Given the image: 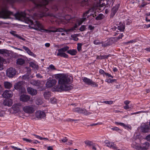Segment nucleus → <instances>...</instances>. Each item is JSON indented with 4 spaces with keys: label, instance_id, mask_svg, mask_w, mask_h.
I'll return each instance as SVG.
<instances>
[{
    "label": "nucleus",
    "instance_id": "obj_1",
    "mask_svg": "<svg viewBox=\"0 0 150 150\" xmlns=\"http://www.w3.org/2000/svg\"><path fill=\"white\" fill-rule=\"evenodd\" d=\"M16 18L18 19H21L23 18L25 21L26 23L29 24L31 26V27L32 28L36 30H38L41 32L42 31L48 32L50 33L51 32L55 33L57 32H68L67 29L66 30L62 28H58L55 30H52L44 29L43 25L38 21H36L35 22L31 20L29 18L27 17L26 16V13L23 12H21L20 13H17L13 15Z\"/></svg>",
    "mask_w": 150,
    "mask_h": 150
},
{
    "label": "nucleus",
    "instance_id": "obj_2",
    "mask_svg": "<svg viewBox=\"0 0 150 150\" xmlns=\"http://www.w3.org/2000/svg\"><path fill=\"white\" fill-rule=\"evenodd\" d=\"M71 78L68 76L64 74L61 75L58 81L60 85L59 89L62 91H69L73 88L72 84L71 85L69 84L70 82Z\"/></svg>",
    "mask_w": 150,
    "mask_h": 150
},
{
    "label": "nucleus",
    "instance_id": "obj_3",
    "mask_svg": "<svg viewBox=\"0 0 150 150\" xmlns=\"http://www.w3.org/2000/svg\"><path fill=\"white\" fill-rule=\"evenodd\" d=\"M13 15V13L11 12L6 8H3L0 11V18L4 19H7L10 18V16ZM3 23L0 22V24Z\"/></svg>",
    "mask_w": 150,
    "mask_h": 150
},
{
    "label": "nucleus",
    "instance_id": "obj_4",
    "mask_svg": "<svg viewBox=\"0 0 150 150\" xmlns=\"http://www.w3.org/2000/svg\"><path fill=\"white\" fill-rule=\"evenodd\" d=\"M23 83L22 81H19L14 85V88L19 91V92L21 93H24L26 91L25 88L23 86Z\"/></svg>",
    "mask_w": 150,
    "mask_h": 150
},
{
    "label": "nucleus",
    "instance_id": "obj_5",
    "mask_svg": "<svg viewBox=\"0 0 150 150\" xmlns=\"http://www.w3.org/2000/svg\"><path fill=\"white\" fill-rule=\"evenodd\" d=\"M16 71L14 68L10 67L6 71V76L9 78H12L16 74Z\"/></svg>",
    "mask_w": 150,
    "mask_h": 150
},
{
    "label": "nucleus",
    "instance_id": "obj_6",
    "mask_svg": "<svg viewBox=\"0 0 150 150\" xmlns=\"http://www.w3.org/2000/svg\"><path fill=\"white\" fill-rule=\"evenodd\" d=\"M23 111L25 113L32 114L34 111V106L32 105L25 106L23 108Z\"/></svg>",
    "mask_w": 150,
    "mask_h": 150
},
{
    "label": "nucleus",
    "instance_id": "obj_7",
    "mask_svg": "<svg viewBox=\"0 0 150 150\" xmlns=\"http://www.w3.org/2000/svg\"><path fill=\"white\" fill-rule=\"evenodd\" d=\"M20 101L24 102H27L28 101L32 102V100L31 99L30 96L28 95L23 94L21 95L20 98Z\"/></svg>",
    "mask_w": 150,
    "mask_h": 150
},
{
    "label": "nucleus",
    "instance_id": "obj_8",
    "mask_svg": "<svg viewBox=\"0 0 150 150\" xmlns=\"http://www.w3.org/2000/svg\"><path fill=\"white\" fill-rule=\"evenodd\" d=\"M83 80L84 82L89 85H91L94 87L98 86V84L96 83L95 82H93L92 80L90 79H88L86 77H84Z\"/></svg>",
    "mask_w": 150,
    "mask_h": 150
},
{
    "label": "nucleus",
    "instance_id": "obj_9",
    "mask_svg": "<svg viewBox=\"0 0 150 150\" xmlns=\"http://www.w3.org/2000/svg\"><path fill=\"white\" fill-rule=\"evenodd\" d=\"M120 6L119 4L116 5L114 7L112 8L111 10V13L110 14V18H112L115 15L118 9Z\"/></svg>",
    "mask_w": 150,
    "mask_h": 150
},
{
    "label": "nucleus",
    "instance_id": "obj_10",
    "mask_svg": "<svg viewBox=\"0 0 150 150\" xmlns=\"http://www.w3.org/2000/svg\"><path fill=\"white\" fill-rule=\"evenodd\" d=\"M13 95V93L12 91L6 90L3 92L2 95L4 98H8L11 97Z\"/></svg>",
    "mask_w": 150,
    "mask_h": 150
},
{
    "label": "nucleus",
    "instance_id": "obj_11",
    "mask_svg": "<svg viewBox=\"0 0 150 150\" xmlns=\"http://www.w3.org/2000/svg\"><path fill=\"white\" fill-rule=\"evenodd\" d=\"M56 81L55 79L49 80L46 82V87L50 88L54 86L56 83Z\"/></svg>",
    "mask_w": 150,
    "mask_h": 150
},
{
    "label": "nucleus",
    "instance_id": "obj_12",
    "mask_svg": "<svg viewBox=\"0 0 150 150\" xmlns=\"http://www.w3.org/2000/svg\"><path fill=\"white\" fill-rule=\"evenodd\" d=\"M35 116L37 118H43L45 116V114L43 111H38L36 112Z\"/></svg>",
    "mask_w": 150,
    "mask_h": 150
},
{
    "label": "nucleus",
    "instance_id": "obj_13",
    "mask_svg": "<svg viewBox=\"0 0 150 150\" xmlns=\"http://www.w3.org/2000/svg\"><path fill=\"white\" fill-rule=\"evenodd\" d=\"M21 105L20 103H17L14 104L12 106V108L13 110L18 112L20 111V108H21Z\"/></svg>",
    "mask_w": 150,
    "mask_h": 150
},
{
    "label": "nucleus",
    "instance_id": "obj_14",
    "mask_svg": "<svg viewBox=\"0 0 150 150\" xmlns=\"http://www.w3.org/2000/svg\"><path fill=\"white\" fill-rule=\"evenodd\" d=\"M28 93L32 96L36 95L37 93V91L32 88L28 87L27 88Z\"/></svg>",
    "mask_w": 150,
    "mask_h": 150
},
{
    "label": "nucleus",
    "instance_id": "obj_15",
    "mask_svg": "<svg viewBox=\"0 0 150 150\" xmlns=\"http://www.w3.org/2000/svg\"><path fill=\"white\" fill-rule=\"evenodd\" d=\"M131 146L137 150H140L141 149V146L140 144L137 143V142H134L132 144Z\"/></svg>",
    "mask_w": 150,
    "mask_h": 150
},
{
    "label": "nucleus",
    "instance_id": "obj_16",
    "mask_svg": "<svg viewBox=\"0 0 150 150\" xmlns=\"http://www.w3.org/2000/svg\"><path fill=\"white\" fill-rule=\"evenodd\" d=\"M58 52L57 54V55L58 56H59L63 57L65 58H68V55L66 54L65 52H63L59 50H58Z\"/></svg>",
    "mask_w": 150,
    "mask_h": 150
},
{
    "label": "nucleus",
    "instance_id": "obj_17",
    "mask_svg": "<svg viewBox=\"0 0 150 150\" xmlns=\"http://www.w3.org/2000/svg\"><path fill=\"white\" fill-rule=\"evenodd\" d=\"M117 25V29L120 31L122 32L124 30V29L125 28V24L120 23Z\"/></svg>",
    "mask_w": 150,
    "mask_h": 150
},
{
    "label": "nucleus",
    "instance_id": "obj_18",
    "mask_svg": "<svg viewBox=\"0 0 150 150\" xmlns=\"http://www.w3.org/2000/svg\"><path fill=\"white\" fill-rule=\"evenodd\" d=\"M141 130L144 133H147L150 131V129L148 125H145L144 126H141Z\"/></svg>",
    "mask_w": 150,
    "mask_h": 150
},
{
    "label": "nucleus",
    "instance_id": "obj_19",
    "mask_svg": "<svg viewBox=\"0 0 150 150\" xmlns=\"http://www.w3.org/2000/svg\"><path fill=\"white\" fill-rule=\"evenodd\" d=\"M3 103L5 106H10L12 105V103L11 99H7L4 100Z\"/></svg>",
    "mask_w": 150,
    "mask_h": 150
},
{
    "label": "nucleus",
    "instance_id": "obj_20",
    "mask_svg": "<svg viewBox=\"0 0 150 150\" xmlns=\"http://www.w3.org/2000/svg\"><path fill=\"white\" fill-rule=\"evenodd\" d=\"M114 38H111L110 39L109 42L105 44H103V42H102V44H101L102 46L104 47L107 46L111 45L112 43L114 42Z\"/></svg>",
    "mask_w": 150,
    "mask_h": 150
},
{
    "label": "nucleus",
    "instance_id": "obj_21",
    "mask_svg": "<svg viewBox=\"0 0 150 150\" xmlns=\"http://www.w3.org/2000/svg\"><path fill=\"white\" fill-rule=\"evenodd\" d=\"M149 146V144L147 142L143 143L141 146V150H146Z\"/></svg>",
    "mask_w": 150,
    "mask_h": 150
},
{
    "label": "nucleus",
    "instance_id": "obj_22",
    "mask_svg": "<svg viewBox=\"0 0 150 150\" xmlns=\"http://www.w3.org/2000/svg\"><path fill=\"white\" fill-rule=\"evenodd\" d=\"M10 33L12 35H13L14 36L16 37L19 38L21 40H22L23 41H25V39L23 38L22 37L19 36L18 35L16 34V32L13 31H12L11 32H10Z\"/></svg>",
    "mask_w": 150,
    "mask_h": 150
},
{
    "label": "nucleus",
    "instance_id": "obj_23",
    "mask_svg": "<svg viewBox=\"0 0 150 150\" xmlns=\"http://www.w3.org/2000/svg\"><path fill=\"white\" fill-rule=\"evenodd\" d=\"M30 83L33 85L37 86H39L40 84V82L38 80L36 81L33 80L30 81Z\"/></svg>",
    "mask_w": 150,
    "mask_h": 150
},
{
    "label": "nucleus",
    "instance_id": "obj_24",
    "mask_svg": "<svg viewBox=\"0 0 150 150\" xmlns=\"http://www.w3.org/2000/svg\"><path fill=\"white\" fill-rule=\"evenodd\" d=\"M5 61V60L0 56V70L3 69V63Z\"/></svg>",
    "mask_w": 150,
    "mask_h": 150
},
{
    "label": "nucleus",
    "instance_id": "obj_25",
    "mask_svg": "<svg viewBox=\"0 0 150 150\" xmlns=\"http://www.w3.org/2000/svg\"><path fill=\"white\" fill-rule=\"evenodd\" d=\"M4 87L6 88H10L12 86V84L9 82H5L4 83Z\"/></svg>",
    "mask_w": 150,
    "mask_h": 150
},
{
    "label": "nucleus",
    "instance_id": "obj_26",
    "mask_svg": "<svg viewBox=\"0 0 150 150\" xmlns=\"http://www.w3.org/2000/svg\"><path fill=\"white\" fill-rule=\"evenodd\" d=\"M43 95L45 99H49L51 96V93L48 91H46L44 92Z\"/></svg>",
    "mask_w": 150,
    "mask_h": 150
},
{
    "label": "nucleus",
    "instance_id": "obj_27",
    "mask_svg": "<svg viewBox=\"0 0 150 150\" xmlns=\"http://www.w3.org/2000/svg\"><path fill=\"white\" fill-rule=\"evenodd\" d=\"M0 54L6 57L9 55V53L6 51V50L3 49H0Z\"/></svg>",
    "mask_w": 150,
    "mask_h": 150
},
{
    "label": "nucleus",
    "instance_id": "obj_28",
    "mask_svg": "<svg viewBox=\"0 0 150 150\" xmlns=\"http://www.w3.org/2000/svg\"><path fill=\"white\" fill-rule=\"evenodd\" d=\"M67 52L72 55H75L76 54L77 52L75 50H70L67 51Z\"/></svg>",
    "mask_w": 150,
    "mask_h": 150
},
{
    "label": "nucleus",
    "instance_id": "obj_29",
    "mask_svg": "<svg viewBox=\"0 0 150 150\" xmlns=\"http://www.w3.org/2000/svg\"><path fill=\"white\" fill-rule=\"evenodd\" d=\"M25 63L24 60L21 58H18L17 61V63L19 65H22Z\"/></svg>",
    "mask_w": 150,
    "mask_h": 150
},
{
    "label": "nucleus",
    "instance_id": "obj_30",
    "mask_svg": "<svg viewBox=\"0 0 150 150\" xmlns=\"http://www.w3.org/2000/svg\"><path fill=\"white\" fill-rule=\"evenodd\" d=\"M81 112L80 113H83L85 115H88L91 114V113L87 111L84 108H82L81 109Z\"/></svg>",
    "mask_w": 150,
    "mask_h": 150
},
{
    "label": "nucleus",
    "instance_id": "obj_31",
    "mask_svg": "<svg viewBox=\"0 0 150 150\" xmlns=\"http://www.w3.org/2000/svg\"><path fill=\"white\" fill-rule=\"evenodd\" d=\"M30 67L34 69H38V65H36L35 64L32 62H31L30 63Z\"/></svg>",
    "mask_w": 150,
    "mask_h": 150
},
{
    "label": "nucleus",
    "instance_id": "obj_32",
    "mask_svg": "<svg viewBox=\"0 0 150 150\" xmlns=\"http://www.w3.org/2000/svg\"><path fill=\"white\" fill-rule=\"evenodd\" d=\"M69 49V47L67 46H66L64 47L59 49L58 50H59L60 51H61L63 52H64L68 50Z\"/></svg>",
    "mask_w": 150,
    "mask_h": 150
},
{
    "label": "nucleus",
    "instance_id": "obj_33",
    "mask_svg": "<svg viewBox=\"0 0 150 150\" xmlns=\"http://www.w3.org/2000/svg\"><path fill=\"white\" fill-rule=\"evenodd\" d=\"M106 146L110 148H114L115 147L114 144L112 143L107 142L105 144Z\"/></svg>",
    "mask_w": 150,
    "mask_h": 150
},
{
    "label": "nucleus",
    "instance_id": "obj_34",
    "mask_svg": "<svg viewBox=\"0 0 150 150\" xmlns=\"http://www.w3.org/2000/svg\"><path fill=\"white\" fill-rule=\"evenodd\" d=\"M104 15L103 14L100 13L96 18V19L97 20H100L103 18Z\"/></svg>",
    "mask_w": 150,
    "mask_h": 150
},
{
    "label": "nucleus",
    "instance_id": "obj_35",
    "mask_svg": "<svg viewBox=\"0 0 150 150\" xmlns=\"http://www.w3.org/2000/svg\"><path fill=\"white\" fill-rule=\"evenodd\" d=\"M82 45V44L81 43H78L77 44V49L79 52L81 51Z\"/></svg>",
    "mask_w": 150,
    "mask_h": 150
},
{
    "label": "nucleus",
    "instance_id": "obj_36",
    "mask_svg": "<svg viewBox=\"0 0 150 150\" xmlns=\"http://www.w3.org/2000/svg\"><path fill=\"white\" fill-rule=\"evenodd\" d=\"M47 69H48L51 70H56L57 69L54 66L53 64H51L50 65Z\"/></svg>",
    "mask_w": 150,
    "mask_h": 150
},
{
    "label": "nucleus",
    "instance_id": "obj_37",
    "mask_svg": "<svg viewBox=\"0 0 150 150\" xmlns=\"http://www.w3.org/2000/svg\"><path fill=\"white\" fill-rule=\"evenodd\" d=\"M29 75L27 74L23 76L22 77L23 79L25 80H29Z\"/></svg>",
    "mask_w": 150,
    "mask_h": 150
},
{
    "label": "nucleus",
    "instance_id": "obj_38",
    "mask_svg": "<svg viewBox=\"0 0 150 150\" xmlns=\"http://www.w3.org/2000/svg\"><path fill=\"white\" fill-rule=\"evenodd\" d=\"M42 103V101L40 99H38L36 101V104L38 105H41Z\"/></svg>",
    "mask_w": 150,
    "mask_h": 150
},
{
    "label": "nucleus",
    "instance_id": "obj_39",
    "mask_svg": "<svg viewBox=\"0 0 150 150\" xmlns=\"http://www.w3.org/2000/svg\"><path fill=\"white\" fill-rule=\"evenodd\" d=\"M77 25L76 24H75L74 26L71 28L67 29V31L69 32L75 30V28H77Z\"/></svg>",
    "mask_w": 150,
    "mask_h": 150
},
{
    "label": "nucleus",
    "instance_id": "obj_40",
    "mask_svg": "<svg viewBox=\"0 0 150 150\" xmlns=\"http://www.w3.org/2000/svg\"><path fill=\"white\" fill-rule=\"evenodd\" d=\"M82 109L81 108H77L74 109H73V111L74 112H77L79 113H80V112H81V109Z\"/></svg>",
    "mask_w": 150,
    "mask_h": 150
},
{
    "label": "nucleus",
    "instance_id": "obj_41",
    "mask_svg": "<svg viewBox=\"0 0 150 150\" xmlns=\"http://www.w3.org/2000/svg\"><path fill=\"white\" fill-rule=\"evenodd\" d=\"M135 135H136V138L137 139L136 141L138 142V141H137V139H138V140H139V141L140 142L141 141L140 139L141 138V136L140 135V134H139L138 135L137 133H135Z\"/></svg>",
    "mask_w": 150,
    "mask_h": 150
},
{
    "label": "nucleus",
    "instance_id": "obj_42",
    "mask_svg": "<svg viewBox=\"0 0 150 150\" xmlns=\"http://www.w3.org/2000/svg\"><path fill=\"white\" fill-rule=\"evenodd\" d=\"M93 43L95 45H99L102 44V42H100L98 40H96L94 41Z\"/></svg>",
    "mask_w": 150,
    "mask_h": 150
},
{
    "label": "nucleus",
    "instance_id": "obj_43",
    "mask_svg": "<svg viewBox=\"0 0 150 150\" xmlns=\"http://www.w3.org/2000/svg\"><path fill=\"white\" fill-rule=\"evenodd\" d=\"M71 37L73 38V40L75 41H77L79 39L76 35H71Z\"/></svg>",
    "mask_w": 150,
    "mask_h": 150
},
{
    "label": "nucleus",
    "instance_id": "obj_44",
    "mask_svg": "<svg viewBox=\"0 0 150 150\" xmlns=\"http://www.w3.org/2000/svg\"><path fill=\"white\" fill-rule=\"evenodd\" d=\"M50 101L52 103H56L57 100L55 98H50Z\"/></svg>",
    "mask_w": 150,
    "mask_h": 150
},
{
    "label": "nucleus",
    "instance_id": "obj_45",
    "mask_svg": "<svg viewBox=\"0 0 150 150\" xmlns=\"http://www.w3.org/2000/svg\"><path fill=\"white\" fill-rule=\"evenodd\" d=\"M103 103H104L106 104H108L109 105L112 104L113 103V101L112 100L110 101H104L102 102Z\"/></svg>",
    "mask_w": 150,
    "mask_h": 150
},
{
    "label": "nucleus",
    "instance_id": "obj_46",
    "mask_svg": "<svg viewBox=\"0 0 150 150\" xmlns=\"http://www.w3.org/2000/svg\"><path fill=\"white\" fill-rule=\"evenodd\" d=\"M86 26L85 25H82L80 28L79 30L81 31H83L85 30L86 29Z\"/></svg>",
    "mask_w": 150,
    "mask_h": 150
},
{
    "label": "nucleus",
    "instance_id": "obj_47",
    "mask_svg": "<svg viewBox=\"0 0 150 150\" xmlns=\"http://www.w3.org/2000/svg\"><path fill=\"white\" fill-rule=\"evenodd\" d=\"M5 114V112L4 110H0V117H3Z\"/></svg>",
    "mask_w": 150,
    "mask_h": 150
},
{
    "label": "nucleus",
    "instance_id": "obj_48",
    "mask_svg": "<svg viewBox=\"0 0 150 150\" xmlns=\"http://www.w3.org/2000/svg\"><path fill=\"white\" fill-rule=\"evenodd\" d=\"M115 123L116 125H121V126H122L124 127L125 126V124L124 123H123L118 122H115Z\"/></svg>",
    "mask_w": 150,
    "mask_h": 150
},
{
    "label": "nucleus",
    "instance_id": "obj_49",
    "mask_svg": "<svg viewBox=\"0 0 150 150\" xmlns=\"http://www.w3.org/2000/svg\"><path fill=\"white\" fill-rule=\"evenodd\" d=\"M29 55L35 57L36 56V55L33 52H32L30 50L29 51V52L27 53Z\"/></svg>",
    "mask_w": 150,
    "mask_h": 150
},
{
    "label": "nucleus",
    "instance_id": "obj_50",
    "mask_svg": "<svg viewBox=\"0 0 150 150\" xmlns=\"http://www.w3.org/2000/svg\"><path fill=\"white\" fill-rule=\"evenodd\" d=\"M106 81L108 83H112L114 82H115L116 81V79H106Z\"/></svg>",
    "mask_w": 150,
    "mask_h": 150
},
{
    "label": "nucleus",
    "instance_id": "obj_51",
    "mask_svg": "<svg viewBox=\"0 0 150 150\" xmlns=\"http://www.w3.org/2000/svg\"><path fill=\"white\" fill-rule=\"evenodd\" d=\"M110 56V54H109V55H108L107 56H106V55L101 56V55H100V56H101L100 58H101V59H104L105 58H107L108 57H109Z\"/></svg>",
    "mask_w": 150,
    "mask_h": 150
},
{
    "label": "nucleus",
    "instance_id": "obj_52",
    "mask_svg": "<svg viewBox=\"0 0 150 150\" xmlns=\"http://www.w3.org/2000/svg\"><path fill=\"white\" fill-rule=\"evenodd\" d=\"M23 140L24 141H25L30 143H31L32 142V140H31L27 138H23Z\"/></svg>",
    "mask_w": 150,
    "mask_h": 150
},
{
    "label": "nucleus",
    "instance_id": "obj_53",
    "mask_svg": "<svg viewBox=\"0 0 150 150\" xmlns=\"http://www.w3.org/2000/svg\"><path fill=\"white\" fill-rule=\"evenodd\" d=\"M23 48L25 51H27V53H28V52H29V51L30 50L28 47L24 46H23Z\"/></svg>",
    "mask_w": 150,
    "mask_h": 150
},
{
    "label": "nucleus",
    "instance_id": "obj_54",
    "mask_svg": "<svg viewBox=\"0 0 150 150\" xmlns=\"http://www.w3.org/2000/svg\"><path fill=\"white\" fill-rule=\"evenodd\" d=\"M25 68L27 69V74L28 75H30V72L31 71V69L30 68L27 67H26Z\"/></svg>",
    "mask_w": 150,
    "mask_h": 150
},
{
    "label": "nucleus",
    "instance_id": "obj_55",
    "mask_svg": "<svg viewBox=\"0 0 150 150\" xmlns=\"http://www.w3.org/2000/svg\"><path fill=\"white\" fill-rule=\"evenodd\" d=\"M145 139L147 141L150 142V134L147 135Z\"/></svg>",
    "mask_w": 150,
    "mask_h": 150
},
{
    "label": "nucleus",
    "instance_id": "obj_56",
    "mask_svg": "<svg viewBox=\"0 0 150 150\" xmlns=\"http://www.w3.org/2000/svg\"><path fill=\"white\" fill-rule=\"evenodd\" d=\"M11 147L14 150H23L21 149L20 148H18L17 147H15L13 146H11Z\"/></svg>",
    "mask_w": 150,
    "mask_h": 150
},
{
    "label": "nucleus",
    "instance_id": "obj_57",
    "mask_svg": "<svg viewBox=\"0 0 150 150\" xmlns=\"http://www.w3.org/2000/svg\"><path fill=\"white\" fill-rule=\"evenodd\" d=\"M67 138L65 137L64 138L61 140L62 141L63 143L66 142L67 141Z\"/></svg>",
    "mask_w": 150,
    "mask_h": 150
},
{
    "label": "nucleus",
    "instance_id": "obj_58",
    "mask_svg": "<svg viewBox=\"0 0 150 150\" xmlns=\"http://www.w3.org/2000/svg\"><path fill=\"white\" fill-rule=\"evenodd\" d=\"M125 128H127L128 129H132V127H131L129 125H126L124 127Z\"/></svg>",
    "mask_w": 150,
    "mask_h": 150
},
{
    "label": "nucleus",
    "instance_id": "obj_59",
    "mask_svg": "<svg viewBox=\"0 0 150 150\" xmlns=\"http://www.w3.org/2000/svg\"><path fill=\"white\" fill-rule=\"evenodd\" d=\"M123 36V33H122L121 35H120L118 37H117L116 38L118 40L122 38Z\"/></svg>",
    "mask_w": 150,
    "mask_h": 150
},
{
    "label": "nucleus",
    "instance_id": "obj_60",
    "mask_svg": "<svg viewBox=\"0 0 150 150\" xmlns=\"http://www.w3.org/2000/svg\"><path fill=\"white\" fill-rule=\"evenodd\" d=\"M111 129L113 130H115L116 131H118V130H120V129L117 127H114L113 128H112Z\"/></svg>",
    "mask_w": 150,
    "mask_h": 150
},
{
    "label": "nucleus",
    "instance_id": "obj_61",
    "mask_svg": "<svg viewBox=\"0 0 150 150\" xmlns=\"http://www.w3.org/2000/svg\"><path fill=\"white\" fill-rule=\"evenodd\" d=\"M97 146H98L97 145H95V144L93 145V144L92 146V149L94 150H96V149H97L96 147H97Z\"/></svg>",
    "mask_w": 150,
    "mask_h": 150
},
{
    "label": "nucleus",
    "instance_id": "obj_62",
    "mask_svg": "<svg viewBox=\"0 0 150 150\" xmlns=\"http://www.w3.org/2000/svg\"><path fill=\"white\" fill-rule=\"evenodd\" d=\"M90 11V10H88L85 13H84L83 14V17H86L87 16V14L89 13Z\"/></svg>",
    "mask_w": 150,
    "mask_h": 150
},
{
    "label": "nucleus",
    "instance_id": "obj_63",
    "mask_svg": "<svg viewBox=\"0 0 150 150\" xmlns=\"http://www.w3.org/2000/svg\"><path fill=\"white\" fill-rule=\"evenodd\" d=\"M105 74L106 76H108V77H110L112 78H113V76H112L109 73H105Z\"/></svg>",
    "mask_w": 150,
    "mask_h": 150
},
{
    "label": "nucleus",
    "instance_id": "obj_64",
    "mask_svg": "<svg viewBox=\"0 0 150 150\" xmlns=\"http://www.w3.org/2000/svg\"><path fill=\"white\" fill-rule=\"evenodd\" d=\"M99 73L101 74H105V73L104 71H103V70L102 69H100L99 70Z\"/></svg>",
    "mask_w": 150,
    "mask_h": 150
}]
</instances>
